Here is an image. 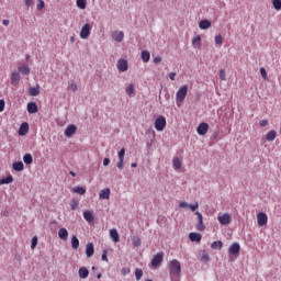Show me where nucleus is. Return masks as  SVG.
Wrapping results in <instances>:
<instances>
[{
	"label": "nucleus",
	"instance_id": "nucleus-1",
	"mask_svg": "<svg viewBox=\"0 0 281 281\" xmlns=\"http://www.w3.org/2000/svg\"><path fill=\"white\" fill-rule=\"evenodd\" d=\"M169 276L171 281L181 280V262L177 259H173L169 262Z\"/></svg>",
	"mask_w": 281,
	"mask_h": 281
},
{
	"label": "nucleus",
	"instance_id": "nucleus-2",
	"mask_svg": "<svg viewBox=\"0 0 281 281\" xmlns=\"http://www.w3.org/2000/svg\"><path fill=\"white\" fill-rule=\"evenodd\" d=\"M187 97H188V86L180 87L176 93L177 106H181V104H183V101L186 100Z\"/></svg>",
	"mask_w": 281,
	"mask_h": 281
},
{
	"label": "nucleus",
	"instance_id": "nucleus-3",
	"mask_svg": "<svg viewBox=\"0 0 281 281\" xmlns=\"http://www.w3.org/2000/svg\"><path fill=\"white\" fill-rule=\"evenodd\" d=\"M166 116L160 115L156 119L154 126L158 133H161L166 128Z\"/></svg>",
	"mask_w": 281,
	"mask_h": 281
},
{
	"label": "nucleus",
	"instance_id": "nucleus-4",
	"mask_svg": "<svg viewBox=\"0 0 281 281\" xmlns=\"http://www.w3.org/2000/svg\"><path fill=\"white\" fill-rule=\"evenodd\" d=\"M269 222V217L267 216V213L260 212L257 214V223L259 227H265L267 223Z\"/></svg>",
	"mask_w": 281,
	"mask_h": 281
},
{
	"label": "nucleus",
	"instance_id": "nucleus-5",
	"mask_svg": "<svg viewBox=\"0 0 281 281\" xmlns=\"http://www.w3.org/2000/svg\"><path fill=\"white\" fill-rule=\"evenodd\" d=\"M217 221L221 225H229V223H232V215L229 213H224L217 216Z\"/></svg>",
	"mask_w": 281,
	"mask_h": 281
},
{
	"label": "nucleus",
	"instance_id": "nucleus-6",
	"mask_svg": "<svg viewBox=\"0 0 281 281\" xmlns=\"http://www.w3.org/2000/svg\"><path fill=\"white\" fill-rule=\"evenodd\" d=\"M89 36H91V25L85 24L80 31V38L87 40Z\"/></svg>",
	"mask_w": 281,
	"mask_h": 281
},
{
	"label": "nucleus",
	"instance_id": "nucleus-7",
	"mask_svg": "<svg viewBox=\"0 0 281 281\" xmlns=\"http://www.w3.org/2000/svg\"><path fill=\"white\" fill-rule=\"evenodd\" d=\"M195 215L198 216V224H196L198 232H205V224H203V214L196 211Z\"/></svg>",
	"mask_w": 281,
	"mask_h": 281
},
{
	"label": "nucleus",
	"instance_id": "nucleus-8",
	"mask_svg": "<svg viewBox=\"0 0 281 281\" xmlns=\"http://www.w3.org/2000/svg\"><path fill=\"white\" fill-rule=\"evenodd\" d=\"M21 82V72L19 70H14L11 75V85L16 87Z\"/></svg>",
	"mask_w": 281,
	"mask_h": 281
},
{
	"label": "nucleus",
	"instance_id": "nucleus-9",
	"mask_svg": "<svg viewBox=\"0 0 281 281\" xmlns=\"http://www.w3.org/2000/svg\"><path fill=\"white\" fill-rule=\"evenodd\" d=\"M161 262H164V252H158L157 255L154 256V258L151 260V265L154 267H159V265H161Z\"/></svg>",
	"mask_w": 281,
	"mask_h": 281
},
{
	"label": "nucleus",
	"instance_id": "nucleus-10",
	"mask_svg": "<svg viewBox=\"0 0 281 281\" xmlns=\"http://www.w3.org/2000/svg\"><path fill=\"white\" fill-rule=\"evenodd\" d=\"M116 67L119 71H128V61L126 59H119Z\"/></svg>",
	"mask_w": 281,
	"mask_h": 281
},
{
	"label": "nucleus",
	"instance_id": "nucleus-11",
	"mask_svg": "<svg viewBox=\"0 0 281 281\" xmlns=\"http://www.w3.org/2000/svg\"><path fill=\"white\" fill-rule=\"evenodd\" d=\"M228 252L231 254V256H238V254H240V244L234 243V244L228 248Z\"/></svg>",
	"mask_w": 281,
	"mask_h": 281
},
{
	"label": "nucleus",
	"instance_id": "nucleus-12",
	"mask_svg": "<svg viewBox=\"0 0 281 281\" xmlns=\"http://www.w3.org/2000/svg\"><path fill=\"white\" fill-rule=\"evenodd\" d=\"M207 131H210V125L207 123H201L198 126L196 133L199 135H207Z\"/></svg>",
	"mask_w": 281,
	"mask_h": 281
},
{
	"label": "nucleus",
	"instance_id": "nucleus-13",
	"mask_svg": "<svg viewBox=\"0 0 281 281\" xmlns=\"http://www.w3.org/2000/svg\"><path fill=\"white\" fill-rule=\"evenodd\" d=\"M112 38L116 43H122L124 41V32L123 31H114L112 33Z\"/></svg>",
	"mask_w": 281,
	"mask_h": 281
},
{
	"label": "nucleus",
	"instance_id": "nucleus-14",
	"mask_svg": "<svg viewBox=\"0 0 281 281\" xmlns=\"http://www.w3.org/2000/svg\"><path fill=\"white\" fill-rule=\"evenodd\" d=\"M27 133H30V124L24 122L20 126L19 135H21L23 137L24 135H27Z\"/></svg>",
	"mask_w": 281,
	"mask_h": 281
},
{
	"label": "nucleus",
	"instance_id": "nucleus-15",
	"mask_svg": "<svg viewBox=\"0 0 281 281\" xmlns=\"http://www.w3.org/2000/svg\"><path fill=\"white\" fill-rule=\"evenodd\" d=\"M99 199H105V200L111 199V189L105 188L101 190L99 193Z\"/></svg>",
	"mask_w": 281,
	"mask_h": 281
},
{
	"label": "nucleus",
	"instance_id": "nucleus-16",
	"mask_svg": "<svg viewBox=\"0 0 281 281\" xmlns=\"http://www.w3.org/2000/svg\"><path fill=\"white\" fill-rule=\"evenodd\" d=\"M93 254H95V250L93 248V243L87 244V246H86V256L88 258H91V256H93Z\"/></svg>",
	"mask_w": 281,
	"mask_h": 281
},
{
	"label": "nucleus",
	"instance_id": "nucleus-17",
	"mask_svg": "<svg viewBox=\"0 0 281 281\" xmlns=\"http://www.w3.org/2000/svg\"><path fill=\"white\" fill-rule=\"evenodd\" d=\"M19 74H22L23 76H30V66L27 65H21L18 67Z\"/></svg>",
	"mask_w": 281,
	"mask_h": 281
},
{
	"label": "nucleus",
	"instance_id": "nucleus-18",
	"mask_svg": "<svg viewBox=\"0 0 281 281\" xmlns=\"http://www.w3.org/2000/svg\"><path fill=\"white\" fill-rule=\"evenodd\" d=\"M189 238H190L191 243H201L202 236L199 233H190Z\"/></svg>",
	"mask_w": 281,
	"mask_h": 281
},
{
	"label": "nucleus",
	"instance_id": "nucleus-19",
	"mask_svg": "<svg viewBox=\"0 0 281 281\" xmlns=\"http://www.w3.org/2000/svg\"><path fill=\"white\" fill-rule=\"evenodd\" d=\"M110 237L112 238L113 243H120V234L117 233V229L112 228L110 231Z\"/></svg>",
	"mask_w": 281,
	"mask_h": 281
},
{
	"label": "nucleus",
	"instance_id": "nucleus-20",
	"mask_svg": "<svg viewBox=\"0 0 281 281\" xmlns=\"http://www.w3.org/2000/svg\"><path fill=\"white\" fill-rule=\"evenodd\" d=\"M58 236L60 240H67V238H69V232H67V228H60L58 231Z\"/></svg>",
	"mask_w": 281,
	"mask_h": 281
},
{
	"label": "nucleus",
	"instance_id": "nucleus-21",
	"mask_svg": "<svg viewBox=\"0 0 281 281\" xmlns=\"http://www.w3.org/2000/svg\"><path fill=\"white\" fill-rule=\"evenodd\" d=\"M199 27L200 30H209V27H212V22H210V20H202L199 23Z\"/></svg>",
	"mask_w": 281,
	"mask_h": 281
},
{
	"label": "nucleus",
	"instance_id": "nucleus-22",
	"mask_svg": "<svg viewBox=\"0 0 281 281\" xmlns=\"http://www.w3.org/2000/svg\"><path fill=\"white\" fill-rule=\"evenodd\" d=\"M27 112L29 113H38V105L34 102L27 103Z\"/></svg>",
	"mask_w": 281,
	"mask_h": 281
},
{
	"label": "nucleus",
	"instance_id": "nucleus-23",
	"mask_svg": "<svg viewBox=\"0 0 281 281\" xmlns=\"http://www.w3.org/2000/svg\"><path fill=\"white\" fill-rule=\"evenodd\" d=\"M83 218L85 221H87V223H93L94 221L93 213H91V211H85Z\"/></svg>",
	"mask_w": 281,
	"mask_h": 281
},
{
	"label": "nucleus",
	"instance_id": "nucleus-24",
	"mask_svg": "<svg viewBox=\"0 0 281 281\" xmlns=\"http://www.w3.org/2000/svg\"><path fill=\"white\" fill-rule=\"evenodd\" d=\"M77 131L76 125H69L66 131H65V135L66 137H71V135H74Z\"/></svg>",
	"mask_w": 281,
	"mask_h": 281
},
{
	"label": "nucleus",
	"instance_id": "nucleus-25",
	"mask_svg": "<svg viewBox=\"0 0 281 281\" xmlns=\"http://www.w3.org/2000/svg\"><path fill=\"white\" fill-rule=\"evenodd\" d=\"M29 93L30 95H33V97L38 95L41 93V86L37 85L36 87H31L29 89Z\"/></svg>",
	"mask_w": 281,
	"mask_h": 281
},
{
	"label": "nucleus",
	"instance_id": "nucleus-26",
	"mask_svg": "<svg viewBox=\"0 0 281 281\" xmlns=\"http://www.w3.org/2000/svg\"><path fill=\"white\" fill-rule=\"evenodd\" d=\"M79 277L81 278V280H87V278H89V270L85 267L80 268Z\"/></svg>",
	"mask_w": 281,
	"mask_h": 281
},
{
	"label": "nucleus",
	"instance_id": "nucleus-27",
	"mask_svg": "<svg viewBox=\"0 0 281 281\" xmlns=\"http://www.w3.org/2000/svg\"><path fill=\"white\" fill-rule=\"evenodd\" d=\"M125 93L130 95V98H133V95H135V85L130 83L125 90Z\"/></svg>",
	"mask_w": 281,
	"mask_h": 281
},
{
	"label": "nucleus",
	"instance_id": "nucleus-28",
	"mask_svg": "<svg viewBox=\"0 0 281 281\" xmlns=\"http://www.w3.org/2000/svg\"><path fill=\"white\" fill-rule=\"evenodd\" d=\"M71 247L75 250H78V247H80V240L78 239V237L76 235H74L71 237Z\"/></svg>",
	"mask_w": 281,
	"mask_h": 281
},
{
	"label": "nucleus",
	"instance_id": "nucleus-29",
	"mask_svg": "<svg viewBox=\"0 0 281 281\" xmlns=\"http://www.w3.org/2000/svg\"><path fill=\"white\" fill-rule=\"evenodd\" d=\"M277 135H278V133L273 130L268 132L266 135L267 142H273L276 139Z\"/></svg>",
	"mask_w": 281,
	"mask_h": 281
},
{
	"label": "nucleus",
	"instance_id": "nucleus-30",
	"mask_svg": "<svg viewBox=\"0 0 281 281\" xmlns=\"http://www.w3.org/2000/svg\"><path fill=\"white\" fill-rule=\"evenodd\" d=\"M25 168L23 165V161L13 162V170L16 172H22V170Z\"/></svg>",
	"mask_w": 281,
	"mask_h": 281
},
{
	"label": "nucleus",
	"instance_id": "nucleus-31",
	"mask_svg": "<svg viewBox=\"0 0 281 281\" xmlns=\"http://www.w3.org/2000/svg\"><path fill=\"white\" fill-rule=\"evenodd\" d=\"M12 181H14V178L12 177V175H9L7 178L0 179V186L12 183Z\"/></svg>",
	"mask_w": 281,
	"mask_h": 281
},
{
	"label": "nucleus",
	"instance_id": "nucleus-32",
	"mask_svg": "<svg viewBox=\"0 0 281 281\" xmlns=\"http://www.w3.org/2000/svg\"><path fill=\"white\" fill-rule=\"evenodd\" d=\"M72 192L75 193V194H87V189H85V188H82V187H75L74 189H72Z\"/></svg>",
	"mask_w": 281,
	"mask_h": 281
},
{
	"label": "nucleus",
	"instance_id": "nucleus-33",
	"mask_svg": "<svg viewBox=\"0 0 281 281\" xmlns=\"http://www.w3.org/2000/svg\"><path fill=\"white\" fill-rule=\"evenodd\" d=\"M142 60L143 63H148V60H150V53L148 50L142 52Z\"/></svg>",
	"mask_w": 281,
	"mask_h": 281
},
{
	"label": "nucleus",
	"instance_id": "nucleus-34",
	"mask_svg": "<svg viewBox=\"0 0 281 281\" xmlns=\"http://www.w3.org/2000/svg\"><path fill=\"white\" fill-rule=\"evenodd\" d=\"M200 258L202 262H207L210 260V254H207V251L205 250H202L200 254Z\"/></svg>",
	"mask_w": 281,
	"mask_h": 281
},
{
	"label": "nucleus",
	"instance_id": "nucleus-35",
	"mask_svg": "<svg viewBox=\"0 0 281 281\" xmlns=\"http://www.w3.org/2000/svg\"><path fill=\"white\" fill-rule=\"evenodd\" d=\"M211 249H223V241L217 240L211 244Z\"/></svg>",
	"mask_w": 281,
	"mask_h": 281
},
{
	"label": "nucleus",
	"instance_id": "nucleus-36",
	"mask_svg": "<svg viewBox=\"0 0 281 281\" xmlns=\"http://www.w3.org/2000/svg\"><path fill=\"white\" fill-rule=\"evenodd\" d=\"M192 45L193 47H201V35L193 37Z\"/></svg>",
	"mask_w": 281,
	"mask_h": 281
},
{
	"label": "nucleus",
	"instance_id": "nucleus-37",
	"mask_svg": "<svg viewBox=\"0 0 281 281\" xmlns=\"http://www.w3.org/2000/svg\"><path fill=\"white\" fill-rule=\"evenodd\" d=\"M77 8L80 10H87V0H77Z\"/></svg>",
	"mask_w": 281,
	"mask_h": 281
},
{
	"label": "nucleus",
	"instance_id": "nucleus-38",
	"mask_svg": "<svg viewBox=\"0 0 281 281\" xmlns=\"http://www.w3.org/2000/svg\"><path fill=\"white\" fill-rule=\"evenodd\" d=\"M175 170H180L181 168V160L179 158H173L172 160Z\"/></svg>",
	"mask_w": 281,
	"mask_h": 281
},
{
	"label": "nucleus",
	"instance_id": "nucleus-39",
	"mask_svg": "<svg viewBox=\"0 0 281 281\" xmlns=\"http://www.w3.org/2000/svg\"><path fill=\"white\" fill-rule=\"evenodd\" d=\"M134 247H142V239L139 237H132Z\"/></svg>",
	"mask_w": 281,
	"mask_h": 281
},
{
	"label": "nucleus",
	"instance_id": "nucleus-40",
	"mask_svg": "<svg viewBox=\"0 0 281 281\" xmlns=\"http://www.w3.org/2000/svg\"><path fill=\"white\" fill-rule=\"evenodd\" d=\"M23 161H24V164L30 165V164H32L33 158L30 154H25L23 157Z\"/></svg>",
	"mask_w": 281,
	"mask_h": 281
},
{
	"label": "nucleus",
	"instance_id": "nucleus-41",
	"mask_svg": "<svg viewBox=\"0 0 281 281\" xmlns=\"http://www.w3.org/2000/svg\"><path fill=\"white\" fill-rule=\"evenodd\" d=\"M272 5L274 10L280 11L281 10V0H272Z\"/></svg>",
	"mask_w": 281,
	"mask_h": 281
},
{
	"label": "nucleus",
	"instance_id": "nucleus-42",
	"mask_svg": "<svg viewBox=\"0 0 281 281\" xmlns=\"http://www.w3.org/2000/svg\"><path fill=\"white\" fill-rule=\"evenodd\" d=\"M78 205H80V201H78V200H76V199H74V200L71 201V203H70V207H71L72 211H74V210H78Z\"/></svg>",
	"mask_w": 281,
	"mask_h": 281
},
{
	"label": "nucleus",
	"instance_id": "nucleus-43",
	"mask_svg": "<svg viewBox=\"0 0 281 281\" xmlns=\"http://www.w3.org/2000/svg\"><path fill=\"white\" fill-rule=\"evenodd\" d=\"M144 276V271L142 269H136L135 271V278L137 281L142 280V277Z\"/></svg>",
	"mask_w": 281,
	"mask_h": 281
},
{
	"label": "nucleus",
	"instance_id": "nucleus-44",
	"mask_svg": "<svg viewBox=\"0 0 281 281\" xmlns=\"http://www.w3.org/2000/svg\"><path fill=\"white\" fill-rule=\"evenodd\" d=\"M215 45H223V35L218 34L215 36Z\"/></svg>",
	"mask_w": 281,
	"mask_h": 281
},
{
	"label": "nucleus",
	"instance_id": "nucleus-45",
	"mask_svg": "<svg viewBox=\"0 0 281 281\" xmlns=\"http://www.w3.org/2000/svg\"><path fill=\"white\" fill-rule=\"evenodd\" d=\"M37 245H38V238L33 237L31 243V249H35Z\"/></svg>",
	"mask_w": 281,
	"mask_h": 281
},
{
	"label": "nucleus",
	"instance_id": "nucleus-46",
	"mask_svg": "<svg viewBox=\"0 0 281 281\" xmlns=\"http://www.w3.org/2000/svg\"><path fill=\"white\" fill-rule=\"evenodd\" d=\"M220 78L222 80H227V72L225 71V69L220 70Z\"/></svg>",
	"mask_w": 281,
	"mask_h": 281
},
{
	"label": "nucleus",
	"instance_id": "nucleus-47",
	"mask_svg": "<svg viewBox=\"0 0 281 281\" xmlns=\"http://www.w3.org/2000/svg\"><path fill=\"white\" fill-rule=\"evenodd\" d=\"M125 155H126V149L121 148V150L119 151V159L124 160Z\"/></svg>",
	"mask_w": 281,
	"mask_h": 281
},
{
	"label": "nucleus",
	"instance_id": "nucleus-48",
	"mask_svg": "<svg viewBox=\"0 0 281 281\" xmlns=\"http://www.w3.org/2000/svg\"><path fill=\"white\" fill-rule=\"evenodd\" d=\"M116 167L119 168V170H123L124 169V160L119 159Z\"/></svg>",
	"mask_w": 281,
	"mask_h": 281
},
{
	"label": "nucleus",
	"instance_id": "nucleus-49",
	"mask_svg": "<svg viewBox=\"0 0 281 281\" xmlns=\"http://www.w3.org/2000/svg\"><path fill=\"white\" fill-rule=\"evenodd\" d=\"M68 89L70 91H78V86L76 83H69Z\"/></svg>",
	"mask_w": 281,
	"mask_h": 281
},
{
	"label": "nucleus",
	"instance_id": "nucleus-50",
	"mask_svg": "<svg viewBox=\"0 0 281 281\" xmlns=\"http://www.w3.org/2000/svg\"><path fill=\"white\" fill-rule=\"evenodd\" d=\"M189 207L191 209V212H196V210H199V203L189 204Z\"/></svg>",
	"mask_w": 281,
	"mask_h": 281
},
{
	"label": "nucleus",
	"instance_id": "nucleus-51",
	"mask_svg": "<svg viewBox=\"0 0 281 281\" xmlns=\"http://www.w3.org/2000/svg\"><path fill=\"white\" fill-rule=\"evenodd\" d=\"M106 254H108V251L103 250L101 260H103L104 262H109V257L106 256Z\"/></svg>",
	"mask_w": 281,
	"mask_h": 281
},
{
	"label": "nucleus",
	"instance_id": "nucleus-52",
	"mask_svg": "<svg viewBox=\"0 0 281 281\" xmlns=\"http://www.w3.org/2000/svg\"><path fill=\"white\" fill-rule=\"evenodd\" d=\"M43 8H45V1L38 0L37 10H43Z\"/></svg>",
	"mask_w": 281,
	"mask_h": 281
},
{
	"label": "nucleus",
	"instance_id": "nucleus-53",
	"mask_svg": "<svg viewBox=\"0 0 281 281\" xmlns=\"http://www.w3.org/2000/svg\"><path fill=\"white\" fill-rule=\"evenodd\" d=\"M5 109V101L0 100V113H3V110Z\"/></svg>",
	"mask_w": 281,
	"mask_h": 281
},
{
	"label": "nucleus",
	"instance_id": "nucleus-54",
	"mask_svg": "<svg viewBox=\"0 0 281 281\" xmlns=\"http://www.w3.org/2000/svg\"><path fill=\"white\" fill-rule=\"evenodd\" d=\"M259 126H261V127L269 126V121H267V120L260 121Z\"/></svg>",
	"mask_w": 281,
	"mask_h": 281
},
{
	"label": "nucleus",
	"instance_id": "nucleus-55",
	"mask_svg": "<svg viewBox=\"0 0 281 281\" xmlns=\"http://www.w3.org/2000/svg\"><path fill=\"white\" fill-rule=\"evenodd\" d=\"M24 3L26 8H31V5H34V0H24Z\"/></svg>",
	"mask_w": 281,
	"mask_h": 281
},
{
	"label": "nucleus",
	"instance_id": "nucleus-56",
	"mask_svg": "<svg viewBox=\"0 0 281 281\" xmlns=\"http://www.w3.org/2000/svg\"><path fill=\"white\" fill-rule=\"evenodd\" d=\"M260 74L265 80H267V70L265 68H260Z\"/></svg>",
	"mask_w": 281,
	"mask_h": 281
},
{
	"label": "nucleus",
	"instance_id": "nucleus-57",
	"mask_svg": "<svg viewBox=\"0 0 281 281\" xmlns=\"http://www.w3.org/2000/svg\"><path fill=\"white\" fill-rule=\"evenodd\" d=\"M179 207H190V204H188V202L182 201L179 203Z\"/></svg>",
	"mask_w": 281,
	"mask_h": 281
},
{
	"label": "nucleus",
	"instance_id": "nucleus-58",
	"mask_svg": "<svg viewBox=\"0 0 281 281\" xmlns=\"http://www.w3.org/2000/svg\"><path fill=\"white\" fill-rule=\"evenodd\" d=\"M111 164V159L104 158L103 166H109Z\"/></svg>",
	"mask_w": 281,
	"mask_h": 281
},
{
	"label": "nucleus",
	"instance_id": "nucleus-59",
	"mask_svg": "<svg viewBox=\"0 0 281 281\" xmlns=\"http://www.w3.org/2000/svg\"><path fill=\"white\" fill-rule=\"evenodd\" d=\"M169 78H170V80H175V78H177V74L176 72H170Z\"/></svg>",
	"mask_w": 281,
	"mask_h": 281
},
{
	"label": "nucleus",
	"instance_id": "nucleus-60",
	"mask_svg": "<svg viewBox=\"0 0 281 281\" xmlns=\"http://www.w3.org/2000/svg\"><path fill=\"white\" fill-rule=\"evenodd\" d=\"M154 63L157 65V64H159V63H161V57H156V58H154Z\"/></svg>",
	"mask_w": 281,
	"mask_h": 281
},
{
	"label": "nucleus",
	"instance_id": "nucleus-61",
	"mask_svg": "<svg viewBox=\"0 0 281 281\" xmlns=\"http://www.w3.org/2000/svg\"><path fill=\"white\" fill-rule=\"evenodd\" d=\"M2 23H3V25L8 26V25H10V20H3Z\"/></svg>",
	"mask_w": 281,
	"mask_h": 281
},
{
	"label": "nucleus",
	"instance_id": "nucleus-62",
	"mask_svg": "<svg viewBox=\"0 0 281 281\" xmlns=\"http://www.w3.org/2000/svg\"><path fill=\"white\" fill-rule=\"evenodd\" d=\"M70 43H76V37L71 36L70 37Z\"/></svg>",
	"mask_w": 281,
	"mask_h": 281
},
{
	"label": "nucleus",
	"instance_id": "nucleus-63",
	"mask_svg": "<svg viewBox=\"0 0 281 281\" xmlns=\"http://www.w3.org/2000/svg\"><path fill=\"white\" fill-rule=\"evenodd\" d=\"M69 175H70L71 177H76V172H74V171H70Z\"/></svg>",
	"mask_w": 281,
	"mask_h": 281
},
{
	"label": "nucleus",
	"instance_id": "nucleus-64",
	"mask_svg": "<svg viewBox=\"0 0 281 281\" xmlns=\"http://www.w3.org/2000/svg\"><path fill=\"white\" fill-rule=\"evenodd\" d=\"M132 168H137L136 162H133V164H132Z\"/></svg>",
	"mask_w": 281,
	"mask_h": 281
}]
</instances>
